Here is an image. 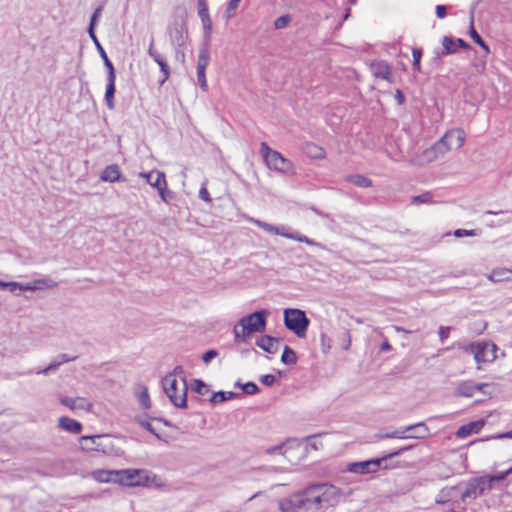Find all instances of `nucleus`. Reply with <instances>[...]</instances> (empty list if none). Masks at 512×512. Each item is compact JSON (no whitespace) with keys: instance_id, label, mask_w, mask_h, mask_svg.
<instances>
[{"instance_id":"f8f14e48","label":"nucleus","mask_w":512,"mask_h":512,"mask_svg":"<svg viewBox=\"0 0 512 512\" xmlns=\"http://www.w3.org/2000/svg\"><path fill=\"white\" fill-rule=\"evenodd\" d=\"M118 482L126 486H140L148 481L146 470L142 469H126L117 471Z\"/></svg>"},{"instance_id":"13d9d810","label":"nucleus","mask_w":512,"mask_h":512,"mask_svg":"<svg viewBox=\"0 0 512 512\" xmlns=\"http://www.w3.org/2000/svg\"><path fill=\"white\" fill-rule=\"evenodd\" d=\"M138 422L147 431H149L150 433L155 435L157 438H160V435L156 432V430L154 429V427L152 426V424L149 421L139 419Z\"/></svg>"},{"instance_id":"a18cd8bd","label":"nucleus","mask_w":512,"mask_h":512,"mask_svg":"<svg viewBox=\"0 0 512 512\" xmlns=\"http://www.w3.org/2000/svg\"><path fill=\"white\" fill-rule=\"evenodd\" d=\"M412 56H413V69L420 71L421 65V57H422V50L420 48H413L412 50Z\"/></svg>"},{"instance_id":"9b49d317","label":"nucleus","mask_w":512,"mask_h":512,"mask_svg":"<svg viewBox=\"0 0 512 512\" xmlns=\"http://www.w3.org/2000/svg\"><path fill=\"white\" fill-rule=\"evenodd\" d=\"M465 351L474 355L476 363L481 364L494 359V351L496 346L487 342L470 343L462 347Z\"/></svg>"},{"instance_id":"5fc2aeb1","label":"nucleus","mask_w":512,"mask_h":512,"mask_svg":"<svg viewBox=\"0 0 512 512\" xmlns=\"http://www.w3.org/2000/svg\"><path fill=\"white\" fill-rule=\"evenodd\" d=\"M260 382L265 386H272L276 382V377L272 374L262 375Z\"/></svg>"},{"instance_id":"052dcab7","label":"nucleus","mask_w":512,"mask_h":512,"mask_svg":"<svg viewBox=\"0 0 512 512\" xmlns=\"http://www.w3.org/2000/svg\"><path fill=\"white\" fill-rule=\"evenodd\" d=\"M198 14L200 16L209 15L205 0H198Z\"/></svg>"},{"instance_id":"5701e85b","label":"nucleus","mask_w":512,"mask_h":512,"mask_svg":"<svg viewBox=\"0 0 512 512\" xmlns=\"http://www.w3.org/2000/svg\"><path fill=\"white\" fill-rule=\"evenodd\" d=\"M102 435H94V436H82L79 439L80 446L83 450L86 451H103L100 447L99 441L103 438Z\"/></svg>"},{"instance_id":"0e129e2a","label":"nucleus","mask_w":512,"mask_h":512,"mask_svg":"<svg viewBox=\"0 0 512 512\" xmlns=\"http://www.w3.org/2000/svg\"><path fill=\"white\" fill-rule=\"evenodd\" d=\"M157 172L158 171H151V172H148V173H140V176L145 178L147 180V182L151 185V182L155 181L156 173Z\"/></svg>"},{"instance_id":"f3484780","label":"nucleus","mask_w":512,"mask_h":512,"mask_svg":"<svg viewBox=\"0 0 512 512\" xmlns=\"http://www.w3.org/2000/svg\"><path fill=\"white\" fill-rule=\"evenodd\" d=\"M115 81H116L115 70L109 71L107 73V85H106V91H105L104 97H105L106 105L110 110H113L115 108V104H114V95H115V91H116Z\"/></svg>"},{"instance_id":"0eeeda50","label":"nucleus","mask_w":512,"mask_h":512,"mask_svg":"<svg viewBox=\"0 0 512 512\" xmlns=\"http://www.w3.org/2000/svg\"><path fill=\"white\" fill-rule=\"evenodd\" d=\"M465 132L462 129H451L435 143L433 149L440 154H445L451 149H459L465 142Z\"/></svg>"},{"instance_id":"f257e3e1","label":"nucleus","mask_w":512,"mask_h":512,"mask_svg":"<svg viewBox=\"0 0 512 512\" xmlns=\"http://www.w3.org/2000/svg\"><path fill=\"white\" fill-rule=\"evenodd\" d=\"M340 494V489L332 484H314L294 495L290 503L297 509L315 511L335 505Z\"/></svg>"},{"instance_id":"774afa93","label":"nucleus","mask_w":512,"mask_h":512,"mask_svg":"<svg viewBox=\"0 0 512 512\" xmlns=\"http://www.w3.org/2000/svg\"><path fill=\"white\" fill-rule=\"evenodd\" d=\"M240 326H238V324L234 327L233 329V334H234V337H235V341L236 342H243L242 341V329L239 330Z\"/></svg>"},{"instance_id":"69168bd1","label":"nucleus","mask_w":512,"mask_h":512,"mask_svg":"<svg viewBox=\"0 0 512 512\" xmlns=\"http://www.w3.org/2000/svg\"><path fill=\"white\" fill-rule=\"evenodd\" d=\"M447 14V8L444 5L436 6V16L440 19L444 18Z\"/></svg>"},{"instance_id":"37998d69","label":"nucleus","mask_w":512,"mask_h":512,"mask_svg":"<svg viewBox=\"0 0 512 512\" xmlns=\"http://www.w3.org/2000/svg\"><path fill=\"white\" fill-rule=\"evenodd\" d=\"M236 386H240L243 392L248 395H254L259 391V387L254 382H247L245 384L237 382Z\"/></svg>"},{"instance_id":"6e6552de","label":"nucleus","mask_w":512,"mask_h":512,"mask_svg":"<svg viewBox=\"0 0 512 512\" xmlns=\"http://www.w3.org/2000/svg\"><path fill=\"white\" fill-rule=\"evenodd\" d=\"M249 222L258 226L259 228L263 229L265 232H267L269 234L280 235L285 238L292 239V240H295V241H298L301 243H305L310 246H313L316 244L314 240L308 238L305 235L286 231V227H284V226L277 227V226H274L272 224H269L267 222H264V221H261V220L255 219V218H250Z\"/></svg>"},{"instance_id":"2f4dec72","label":"nucleus","mask_w":512,"mask_h":512,"mask_svg":"<svg viewBox=\"0 0 512 512\" xmlns=\"http://www.w3.org/2000/svg\"><path fill=\"white\" fill-rule=\"evenodd\" d=\"M210 61V54L207 47H203L199 51L197 68L206 69Z\"/></svg>"},{"instance_id":"4d7b16f0","label":"nucleus","mask_w":512,"mask_h":512,"mask_svg":"<svg viewBox=\"0 0 512 512\" xmlns=\"http://www.w3.org/2000/svg\"><path fill=\"white\" fill-rule=\"evenodd\" d=\"M199 197H200V199H202L203 201H205L207 203H210L212 201V199L209 195V192L206 188V183H203L202 187L200 188Z\"/></svg>"},{"instance_id":"6e6d98bb","label":"nucleus","mask_w":512,"mask_h":512,"mask_svg":"<svg viewBox=\"0 0 512 512\" xmlns=\"http://www.w3.org/2000/svg\"><path fill=\"white\" fill-rule=\"evenodd\" d=\"M218 355V352L214 349H210V350H207L203 355H202V360L205 364H208L210 363V361L212 359H214L216 356Z\"/></svg>"},{"instance_id":"bf43d9fd","label":"nucleus","mask_w":512,"mask_h":512,"mask_svg":"<svg viewBox=\"0 0 512 512\" xmlns=\"http://www.w3.org/2000/svg\"><path fill=\"white\" fill-rule=\"evenodd\" d=\"M283 448H284V444H281V445H277V446H273V447H271V448H268V449L266 450V452H267L268 454H276V453H279V454H283L284 456H286V454H287L288 450H287V449H285V450L283 451Z\"/></svg>"},{"instance_id":"ea45409f","label":"nucleus","mask_w":512,"mask_h":512,"mask_svg":"<svg viewBox=\"0 0 512 512\" xmlns=\"http://www.w3.org/2000/svg\"><path fill=\"white\" fill-rule=\"evenodd\" d=\"M240 1L241 0H230L223 15L226 22H228L235 15V11L238 8Z\"/></svg>"},{"instance_id":"4c0bfd02","label":"nucleus","mask_w":512,"mask_h":512,"mask_svg":"<svg viewBox=\"0 0 512 512\" xmlns=\"http://www.w3.org/2000/svg\"><path fill=\"white\" fill-rule=\"evenodd\" d=\"M102 9L103 6H99L98 8H96L90 18V23L88 27V33L90 37L92 36V34H95L94 27L97 24L99 18L101 17Z\"/></svg>"},{"instance_id":"6ab92c4d","label":"nucleus","mask_w":512,"mask_h":512,"mask_svg":"<svg viewBox=\"0 0 512 512\" xmlns=\"http://www.w3.org/2000/svg\"><path fill=\"white\" fill-rule=\"evenodd\" d=\"M256 345L269 354H276L279 350L280 341L275 337L264 335L256 341Z\"/></svg>"},{"instance_id":"a878e982","label":"nucleus","mask_w":512,"mask_h":512,"mask_svg":"<svg viewBox=\"0 0 512 512\" xmlns=\"http://www.w3.org/2000/svg\"><path fill=\"white\" fill-rule=\"evenodd\" d=\"M511 275L512 269L496 268L492 270L488 278L492 282H502L511 280Z\"/></svg>"},{"instance_id":"4be33fe9","label":"nucleus","mask_w":512,"mask_h":512,"mask_svg":"<svg viewBox=\"0 0 512 512\" xmlns=\"http://www.w3.org/2000/svg\"><path fill=\"white\" fill-rule=\"evenodd\" d=\"M459 499V483L454 486L444 487L437 495L436 501L438 503H446L450 501H457Z\"/></svg>"},{"instance_id":"603ef678","label":"nucleus","mask_w":512,"mask_h":512,"mask_svg":"<svg viewBox=\"0 0 512 512\" xmlns=\"http://www.w3.org/2000/svg\"><path fill=\"white\" fill-rule=\"evenodd\" d=\"M289 22H290V16L289 15H283V16L278 17L275 20L274 26H275L276 29H282V28L286 27Z\"/></svg>"},{"instance_id":"20e7f679","label":"nucleus","mask_w":512,"mask_h":512,"mask_svg":"<svg viewBox=\"0 0 512 512\" xmlns=\"http://www.w3.org/2000/svg\"><path fill=\"white\" fill-rule=\"evenodd\" d=\"M162 387L165 394L178 408L187 407V383L185 378L182 379L181 387L178 386V381L174 378L173 374H168L162 379Z\"/></svg>"},{"instance_id":"8fccbe9b","label":"nucleus","mask_w":512,"mask_h":512,"mask_svg":"<svg viewBox=\"0 0 512 512\" xmlns=\"http://www.w3.org/2000/svg\"><path fill=\"white\" fill-rule=\"evenodd\" d=\"M205 71L206 69H202L201 68H197V80H198V83L200 85V87L203 89V90H207V81H206V75H205Z\"/></svg>"},{"instance_id":"e433bc0d","label":"nucleus","mask_w":512,"mask_h":512,"mask_svg":"<svg viewBox=\"0 0 512 512\" xmlns=\"http://www.w3.org/2000/svg\"><path fill=\"white\" fill-rule=\"evenodd\" d=\"M157 64L159 65L160 71L162 73V79L159 81V83L160 85H163L170 76V67L165 57L159 60Z\"/></svg>"},{"instance_id":"b1692460","label":"nucleus","mask_w":512,"mask_h":512,"mask_svg":"<svg viewBox=\"0 0 512 512\" xmlns=\"http://www.w3.org/2000/svg\"><path fill=\"white\" fill-rule=\"evenodd\" d=\"M371 70L374 76L391 81L390 75L391 70L387 62L385 61H377L371 64Z\"/></svg>"},{"instance_id":"473e14b6","label":"nucleus","mask_w":512,"mask_h":512,"mask_svg":"<svg viewBox=\"0 0 512 512\" xmlns=\"http://www.w3.org/2000/svg\"><path fill=\"white\" fill-rule=\"evenodd\" d=\"M377 437L381 439H408L407 434H405L404 428L397 429L392 432L380 433L377 435Z\"/></svg>"},{"instance_id":"c756f323","label":"nucleus","mask_w":512,"mask_h":512,"mask_svg":"<svg viewBox=\"0 0 512 512\" xmlns=\"http://www.w3.org/2000/svg\"><path fill=\"white\" fill-rule=\"evenodd\" d=\"M346 180L357 187L367 188L372 185V181L360 174H351L346 177Z\"/></svg>"},{"instance_id":"f03ea898","label":"nucleus","mask_w":512,"mask_h":512,"mask_svg":"<svg viewBox=\"0 0 512 512\" xmlns=\"http://www.w3.org/2000/svg\"><path fill=\"white\" fill-rule=\"evenodd\" d=\"M512 473V466L506 471L494 475L470 478L459 483V500L463 505H469L486 491L492 488L494 482H500Z\"/></svg>"},{"instance_id":"a211bd4d","label":"nucleus","mask_w":512,"mask_h":512,"mask_svg":"<svg viewBox=\"0 0 512 512\" xmlns=\"http://www.w3.org/2000/svg\"><path fill=\"white\" fill-rule=\"evenodd\" d=\"M484 425L485 421L483 419L472 421L459 427L456 432V436L460 439H464L472 434L478 433Z\"/></svg>"},{"instance_id":"864d4df0","label":"nucleus","mask_w":512,"mask_h":512,"mask_svg":"<svg viewBox=\"0 0 512 512\" xmlns=\"http://www.w3.org/2000/svg\"><path fill=\"white\" fill-rule=\"evenodd\" d=\"M450 331H451V327L440 326L438 334H439V339H440L441 343H444L446 341V339H448V337L450 335Z\"/></svg>"},{"instance_id":"423d86ee","label":"nucleus","mask_w":512,"mask_h":512,"mask_svg":"<svg viewBox=\"0 0 512 512\" xmlns=\"http://www.w3.org/2000/svg\"><path fill=\"white\" fill-rule=\"evenodd\" d=\"M285 327L292 331L297 337L303 338L308 330L310 320L306 313L298 308H287L284 310Z\"/></svg>"},{"instance_id":"49530a36","label":"nucleus","mask_w":512,"mask_h":512,"mask_svg":"<svg viewBox=\"0 0 512 512\" xmlns=\"http://www.w3.org/2000/svg\"><path fill=\"white\" fill-rule=\"evenodd\" d=\"M478 235H480V230H477V229H471V230L456 229L454 231V236L457 238L464 237V236L473 237V236H478Z\"/></svg>"},{"instance_id":"aec40b11","label":"nucleus","mask_w":512,"mask_h":512,"mask_svg":"<svg viewBox=\"0 0 512 512\" xmlns=\"http://www.w3.org/2000/svg\"><path fill=\"white\" fill-rule=\"evenodd\" d=\"M58 428L71 434L77 435L82 432L83 426L79 421L75 419L67 416H61L58 419Z\"/></svg>"},{"instance_id":"cd10ccee","label":"nucleus","mask_w":512,"mask_h":512,"mask_svg":"<svg viewBox=\"0 0 512 512\" xmlns=\"http://www.w3.org/2000/svg\"><path fill=\"white\" fill-rule=\"evenodd\" d=\"M137 399L139 404L144 409L151 408V400L148 392V388L145 385H138L137 387Z\"/></svg>"},{"instance_id":"f704fd0d","label":"nucleus","mask_w":512,"mask_h":512,"mask_svg":"<svg viewBox=\"0 0 512 512\" xmlns=\"http://www.w3.org/2000/svg\"><path fill=\"white\" fill-rule=\"evenodd\" d=\"M157 64L159 65L160 71L162 73V79L159 81V83L160 85H163L170 76V67L165 57L159 60Z\"/></svg>"},{"instance_id":"c85d7f7f","label":"nucleus","mask_w":512,"mask_h":512,"mask_svg":"<svg viewBox=\"0 0 512 512\" xmlns=\"http://www.w3.org/2000/svg\"><path fill=\"white\" fill-rule=\"evenodd\" d=\"M443 50L440 55L446 56L457 52L456 39L451 36H444L442 39Z\"/></svg>"},{"instance_id":"a19ab883","label":"nucleus","mask_w":512,"mask_h":512,"mask_svg":"<svg viewBox=\"0 0 512 512\" xmlns=\"http://www.w3.org/2000/svg\"><path fill=\"white\" fill-rule=\"evenodd\" d=\"M470 36L475 43H477L482 49L486 51V53H490L489 46L485 43V41L478 34V32L474 29L473 26H471L470 28Z\"/></svg>"},{"instance_id":"680f3d73","label":"nucleus","mask_w":512,"mask_h":512,"mask_svg":"<svg viewBox=\"0 0 512 512\" xmlns=\"http://www.w3.org/2000/svg\"><path fill=\"white\" fill-rule=\"evenodd\" d=\"M57 369H58L57 364H55L54 361H52L46 368L38 371L37 373L43 374V375H48L51 371H55Z\"/></svg>"},{"instance_id":"2eb2a0df","label":"nucleus","mask_w":512,"mask_h":512,"mask_svg":"<svg viewBox=\"0 0 512 512\" xmlns=\"http://www.w3.org/2000/svg\"><path fill=\"white\" fill-rule=\"evenodd\" d=\"M151 186L157 188L159 196L162 201L168 203L173 197L174 193L167 189V182L164 172H157L154 182H151Z\"/></svg>"},{"instance_id":"79ce46f5","label":"nucleus","mask_w":512,"mask_h":512,"mask_svg":"<svg viewBox=\"0 0 512 512\" xmlns=\"http://www.w3.org/2000/svg\"><path fill=\"white\" fill-rule=\"evenodd\" d=\"M192 389L199 395H206L209 392L208 385L200 379L194 380Z\"/></svg>"},{"instance_id":"4468645a","label":"nucleus","mask_w":512,"mask_h":512,"mask_svg":"<svg viewBox=\"0 0 512 512\" xmlns=\"http://www.w3.org/2000/svg\"><path fill=\"white\" fill-rule=\"evenodd\" d=\"M486 383H475L473 381H462L460 382L455 390L456 396L461 397H472L476 391L483 392V389L487 387Z\"/></svg>"},{"instance_id":"338daca9","label":"nucleus","mask_w":512,"mask_h":512,"mask_svg":"<svg viewBox=\"0 0 512 512\" xmlns=\"http://www.w3.org/2000/svg\"><path fill=\"white\" fill-rule=\"evenodd\" d=\"M395 100L399 105H402L405 102V96L400 89H397L395 92Z\"/></svg>"},{"instance_id":"3c124183","label":"nucleus","mask_w":512,"mask_h":512,"mask_svg":"<svg viewBox=\"0 0 512 512\" xmlns=\"http://www.w3.org/2000/svg\"><path fill=\"white\" fill-rule=\"evenodd\" d=\"M413 447H414V445L404 446V447L399 448L398 450H395L391 453L383 455V457L385 458V461H387L388 459L402 455L404 452L412 449Z\"/></svg>"},{"instance_id":"39448f33","label":"nucleus","mask_w":512,"mask_h":512,"mask_svg":"<svg viewBox=\"0 0 512 512\" xmlns=\"http://www.w3.org/2000/svg\"><path fill=\"white\" fill-rule=\"evenodd\" d=\"M268 316L269 312L262 309L242 317L238 322L242 328V341H246L253 333L265 331Z\"/></svg>"},{"instance_id":"dca6fc26","label":"nucleus","mask_w":512,"mask_h":512,"mask_svg":"<svg viewBox=\"0 0 512 512\" xmlns=\"http://www.w3.org/2000/svg\"><path fill=\"white\" fill-rule=\"evenodd\" d=\"M60 403L72 411L77 409L90 411L92 408V404L83 397L72 398L64 396L60 398Z\"/></svg>"},{"instance_id":"7c9ffc66","label":"nucleus","mask_w":512,"mask_h":512,"mask_svg":"<svg viewBox=\"0 0 512 512\" xmlns=\"http://www.w3.org/2000/svg\"><path fill=\"white\" fill-rule=\"evenodd\" d=\"M281 361L286 365H293L297 362V355L295 351L288 345L284 346L283 353L281 355Z\"/></svg>"},{"instance_id":"c9c22d12","label":"nucleus","mask_w":512,"mask_h":512,"mask_svg":"<svg viewBox=\"0 0 512 512\" xmlns=\"http://www.w3.org/2000/svg\"><path fill=\"white\" fill-rule=\"evenodd\" d=\"M157 64L159 65L160 71L162 73V79L159 81V83L160 85H163L170 76V67L165 57L159 60Z\"/></svg>"},{"instance_id":"e2e57ef3","label":"nucleus","mask_w":512,"mask_h":512,"mask_svg":"<svg viewBox=\"0 0 512 512\" xmlns=\"http://www.w3.org/2000/svg\"><path fill=\"white\" fill-rule=\"evenodd\" d=\"M147 53L156 63L164 57L155 49H148Z\"/></svg>"},{"instance_id":"72a5a7b5","label":"nucleus","mask_w":512,"mask_h":512,"mask_svg":"<svg viewBox=\"0 0 512 512\" xmlns=\"http://www.w3.org/2000/svg\"><path fill=\"white\" fill-rule=\"evenodd\" d=\"M236 394L234 392H224V391H218L213 393V395L210 398V402L216 403V402H224L226 400L232 399Z\"/></svg>"},{"instance_id":"393cba45","label":"nucleus","mask_w":512,"mask_h":512,"mask_svg":"<svg viewBox=\"0 0 512 512\" xmlns=\"http://www.w3.org/2000/svg\"><path fill=\"white\" fill-rule=\"evenodd\" d=\"M121 178L120 168L117 164L107 166L101 173L100 179L104 182H116Z\"/></svg>"},{"instance_id":"ddd939ff","label":"nucleus","mask_w":512,"mask_h":512,"mask_svg":"<svg viewBox=\"0 0 512 512\" xmlns=\"http://www.w3.org/2000/svg\"><path fill=\"white\" fill-rule=\"evenodd\" d=\"M187 27L184 21H175L169 28L170 41L175 46V56L178 58L181 47L184 46L187 39Z\"/></svg>"},{"instance_id":"58836bf2","label":"nucleus","mask_w":512,"mask_h":512,"mask_svg":"<svg viewBox=\"0 0 512 512\" xmlns=\"http://www.w3.org/2000/svg\"><path fill=\"white\" fill-rule=\"evenodd\" d=\"M306 152L309 156L316 158V159H322L325 157V151L321 147L317 145H308L306 148Z\"/></svg>"},{"instance_id":"bb28decb","label":"nucleus","mask_w":512,"mask_h":512,"mask_svg":"<svg viewBox=\"0 0 512 512\" xmlns=\"http://www.w3.org/2000/svg\"><path fill=\"white\" fill-rule=\"evenodd\" d=\"M90 38L93 41V43L95 44V46L100 54V57L102 58L105 67L107 68V71L109 72V71L115 70L113 63L108 58L104 48L102 47V45L100 44V42L98 40L96 34H92V36Z\"/></svg>"},{"instance_id":"1a4fd4ad","label":"nucleus","mask_w":512,"mask_h":512,"mask_svg":"<svg viewBox=\"0 0 512 512\" xmlns=\"http://www.w3.org/2000/svg\"><path fill=\"white\" fill-rule=\"evenodd\" d=\"M56 286L57 283L50 278L37 279L29 283L2 281V289H8L16 295H19L22 291H35L43 288H54Z\"/></svg>"},{"instance_id":"7ed1b4c3","label":"nucleus","mask_w":512,"mask_h":512,"mask_svg":"<svg viewBox=\"0 0 512 512\" xmlns=\"http://www.w3.org/2000/svg\"><path fill=\"white\" fill-rule=\"evenodd\" d=\"M260 151L269 169L284 175L295 174L293 163L286 159L280 152L271 149L266 142L261 143Z\"/></svg>"},{"instance_id":"c03bdc74","label":"nucleus","mask_w":512,"mask_h":512,"mask_svg":"<svg viewBox=\"0 0 512 512\" xmlns=\"http://www.w3.org/2000/svg\"><path fill=\"white\" fill-rule=\"evenodd\" d=\"M433 195L431 192H425L420 195H416L412 197V203H424L429 204L432 202Z\"/></svg>"},{"instance_id":"09e8293b","label":"nucleus","mask_w":512,"mask_h":512,"mask_svg":"<svg viewBox=\"0 0 512 512\" xmlns=\"http://www.w3.org/2000/svg\"><path fill=\"white\" fill-rule=\"evenodd\" d=\"M76 358L77 356H69L68 354L63 353L59 354L53 361L57 364V368H59L63 363L74 361Z\"/></svg>"},{"instance_id":"9d476101","label":"nucleus","mask_w":512,"mask_h":512,"mask_svg":"<svg viewBox=\"0 0 512 512\" xmlns=\"http://www.w3.org/2000/svg\"><path fill=\"white\" fill-rule=\"evenodd\" d=\"M384 462L386 461L383 456L378 458H372L365 461L352 462L347 465V471L359 475L376 473L382 468H388L387 465L383 466Z\"/></svg>"},{"instance_id":"412c9836","label":"nucleus","mask_w":512,"mask_h":512,"mask_svg":"<svg viewBox=\"0 0 512 512\" xmlns=\"http://www.w3.org/2000/svg\"><path fill=\"white\" fill-rule=\"evenodd\" d=\"M404 431L408 439H424L429 435V428L423 422L406 426Z\"/></svg>"},{"instance_id":"de8ad7c7","label":"nucleus","mask_w":512,"mask_h":512,"mask_svg":"<svg viewBox=\"0 0 512 512\" xmlns=\"http://www.w3.org/2000/svg\"><path fill=\"white\" fill-rule=\"evenodd\" d=\"M200 18H201V21H202V24H203L205 35H206V37H209L210 34H211V31H212V21H211V18H210L209 15L200 16Z\"/></svg>"}]
</instances>
